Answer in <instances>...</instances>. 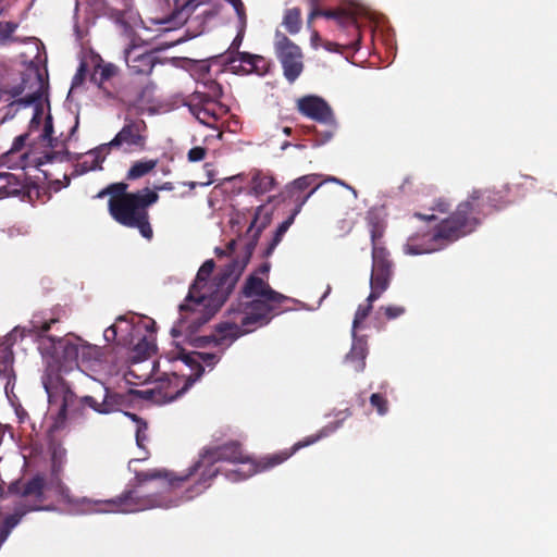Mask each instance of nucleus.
Masks as SVG:
<instances>
[{"label":"nucleus","instance_id":"nucleus-1","mask_svg":"<svg viewBox=\"0 0 557 557\" xmlns=\"http://www.w3.org/2000/svg\"><path fill=\"white\" fill-rule=\"evenodd\" d=\"M345 416L321 429L317 434L309 435L304 440L294 444L290 450H284L262 457L259 461H255L246 455L242 445L237 442H230L220 446L206 447L199 454V458L186 471L185 475L180 480H193V483L185 488V500H191L196 496L202 494L212 484L213 479L219 474L220 468L215 465L220 461H226L237 467L226 473V478L233 482L246 480L257 472L272 469L285 460L299 449L317 443L319 440L330 435L341 426L344 419L351 414L346 409Z\"/></svg>","mask_w":557,"mask_h":557},{"label":"nucleus","instance_id":"nucleus-2","mask_svg":"<svg viewBox=\"0 0 557 557\" xmlns=\"http://www.w3.org/2000/svg\"><path fill=\"white\" fill-rule=\"evenodd\" d=\"M508 194V185L503 186L502 189H473L466 200L458 203L455 211L435 226L433 232L410 236L405 245V252L430 253L472 234L481 226L487 214L510 203Z\"/></svg>","mask_w":557,"mask_h":557},{"label":"nucleus","instance_id":"nucleus-3","mask_svg":"<svg viewBox=\"0 0 557 557\" xmlns=\"http://www.w3.org/2000/svg\"><path fill=\"white\" fill-rule=\"evenodd\" d=\"M271 215L272 213L264 205L256 208L253 219L247 230V234L250 236V239L245 246L244 253L240 257L233 259L214 278L215 289L209 297L201 293V290L206 287L208 278L214 270L215 263L212 259L202 263L197 272L194 283L189 287L184 302L178 307L181 326L187 322L190 315H196L191 320V324L205 323L207 319H203L200 307L213 305L216 310L226 301L239 276L249 263L262 231L270 224Z\"/></svg>","mask_w":557,"mask_h":557},{"label":"nucleus","instance_id":"nucleus-4","mask_svg":"<svg viewBox=\"0 0 557 557\" xmlns=\"http://www.w3.org/2000/svg\"><path fill=\"white\" fill-rule=\"evenodd\" d=\"M53 343V354L47 361L41 376L42 386L48 396L49 409L55 412V421L63 423L69 414V408H74L77 396L72 391L63 375L78 368L79 356H85L89 347L81 338L48 336Z\"/></svg>","mask_w":557,"mask_h":557},{"label":"nucleus","instance_id":"nucleus-5","mask_svg":"<svg viewBox=\"0 0 557 557\" xmlns=\"http://www.w3.org/2000/svg\"><path fill=\"white\" fill-rule=\"evenodd\" d=\"M239 295L240 300L236 306H231L228 313H242L240 323L220 324L218 332L222 334V338L235 339L268 324L277 314L281 305L288 300L287 296L274 290L265 280L256 273H251L246 278Z\"/></svg>","mask_w":557,"mask_h":557},{"label":"nucleus","instance_id":"nucleus-6","mask_svg":"<svg viewBox=\"0 0 557 557\" xmlns=\"http://www.w3.org/2000/svg\"><path fill=\"white\" fill-rule=\"evenodd\" d=\"M128 184L124 182L109 184L101 189L96 198L110 196L108 211L111 218L128 228H136L140 235L150 240L153 231L150 224L149 208L157 203L159 194L149 187L136 191H128Z\"/></svg>","mask_w":557,"mask_h":557},{"label":"nucleus","instance_id":"nucleus-7","mask_svg":"<svg viewBox=\"0 0 557 557\" xmlns=\"http://www.w3.org/2000/svg\"><path fill=\"white\" fill-rule=\"evenodd\" d=\"M54 491L61 500L77 508L83 513H134L164 506L158 496H141L137 490H125L110 499L75 497L71 490L58 479Z\"/></svg>","mask_w":557,"mask_h":557},{"label":"nucleus","instance_id":"nucleus-8","mask_svg":"<svg viewBox=\"0 0 557 557\" xmlns=\"http://www.w3.org/2000/svg\"><path fill=\"white\" fill-rule=\"evenodd\" d=\"M54 491L61 500L77 508L83 513H134L164 506L158 496H141L137 490H125L110 499L75 497L71 490L58 479Z\"/></svg>","mask_w":557,"mask_h":557},{"label":"nucleus","instance_id":"nucleus-9","mask_svg":"<svg viewBox=\"0 0 557 557\" xmlns=\"http://www.w3.org/2000/svg\"><path fill=\"white\" fill-rule=\"evenodd\" d=\"M46 480L42 475L36 474L32 479L16 480L8 486V493L15 496L13 511L7 515L0 524V548L10 536L12 530L20 524L23 518L33 511L46 510L44 505Z\"/></svg>","mask_w":557,"mask_h":557},{"label":"nucleus","instance_id":"nucleus-10","mask_svg":"<svg viewBox=\"0 0 557 557\" xmlns=\"http://www.w3.org/2000/svg\"><path fill=\"white\" fill-rule=\"evenodd\" d=\"M59 321V315H55L53 312L49 317L36 313L29 321V327L15 326L3 341L0 342V373L9 375L12 372L14 359L12 346L18 338L23 339L25 336L32 334L44 337L51 326Z\"/></svg>","mask_w":557,"mask_h":557},{"label":"nucleus","instance_id":"nucleus-11","mask_svg":"<svg viewBox=\"0 0 557 557\" xmlns=\"http://www.w3.org/2000/svg\"><path fill=\"white\" fill-rule=\"evenodd\" d=\"M29 134L25 133L14 138L11 148L1 156L2 163L8 168L13 169H26L28 166H35L40 169L41 165L52 162L53 160L66 159L67 152L54 151L47 152L42 157H34L30 154L27 148V140Z\"/></svg>","mask_w":557,"mask_h":557},{"label":"nucleus","instance_id":"nucleus-12","mask_svg":"<svg viewBox=\"0 0 557 557\" xmlns=\"http://www.w3.org/2000/svg\"><path fill=\"white\" fill-rule=\"evenodd\" d=\"M184 475H185V472L180 475H174L173 472H170L164 469H149L146 471H138L135 474L136 484H135V486L131 487L129 490H137L141 496L153 495V496L160 497L162 500L165 502V505L159 506L158 508L176 507L181 503L186 502L185 500V492L183 493V495H181V497L173 498L171 496L165 495V492L143 494L141 491L139 490V487L149 481L164 480V482L166 484V492H174L177 488L184 487L185 484H187V483H188V486L193 483V480H180Z\"/></svg>","mask_w":557,"mask_h":557},{"label":"nucleus","instance_id":"nucleus-13","mask_svg":"<svg viewBox=\"0 0 557 557\" xmlns=\"http://www.w3.org/2000/svg\"><path fill=\"white\" fill-rule=\"evenodd\" d=\"M147 146V124L143 119H125V124L113 139L100 147L109 152L123 149L126 152L143 151Z\"/></svg>","mask_w":557,"mask_h":557},{"label":"nucleus","instance_id":"nucleus-14","mask_svg":"<svg viewBox=\"0 0 557 557\" xmlns=\"http://www.w3.org/2000/svg\"><path fill=\"white\" fill-rule=\"evenodd\" d=\"M274 51L282 64L284 77L290 84L294 83L304 71L301 49L284 33L276 30L274 35Z\"/></svg>","mask_w":557,"mask_h":557},{"label":"nucleus","instance_id":"nucleus-15","mask_svg":"<svg viewBox=\"0 0 557 557\" xmlns=\"http://www.w3.org/2000/svg\"><path fill=\"white\" fill-rule=\"evenodd\" d=\"M394 274V262L387 249H374L372 251V271L370 277L371 292L369 300H377L389 287Z\"/></svg>","mask_w":557,"mask_h":557},{"label":"nucleus","instance_id":"nucleus-16","mask_svg":"<svg viewBox=\"0 0 557 557\" xmlns=\"http://www.w3.org/2000/svg\"><path fill=\"white\" fill-rule=\"evenodd\" d=\"M138 392L129 389L126 394L111 392L108 387H103V397L98 401L92 396L77 397L74 408H69V411H77L82 407H89L100 414H109L116 412L127 407L131 401V396Z\"/></svg>","mask_w":557,"mask_h":557},{"label":"nucleus","instance_id":"nucleus-17","mask_svg":"<svg viewBox=\"0 0 557 557\" xmlns=\"http://www.w3.org/2000/svg\"><path fill=\"white\" fill-rule=\"evenodd\" d=\"M182 360L191 370V373L184 381L183 386L175 393L169 395L170 399H177L184 395L205 373V367L213 369L219 362L220 356L212 352L193 351L184 354Z\"/></svg>","mask_w":557,"mask_h":557},{"label":"nucleus","instance_id":"nucleus-18","mask_svg":"<svg viewBox=\"0 0 557 557\" xmlns=\"http://www.w3.org/2000/svg\"><path fill=\"white\" fill-rule=\"evenodd\" d=\"M184 106L201 124L209 127H213L221 116L222 103L209 100L201 92L194 91L186 96Z\"/></svg>","mask_w":557,"mask_h":557},{"label":"nucleus","instance_id":"nucleus-19","mask_svg":"<svg viewBox=\"0 0 557 557\" xmlns=\"http://www.w3.org/2000/svg\"><path fill=\"white\" fill-rule=\"evenodd\" d=\"M124 60L135 75H149L160 63L157 51L146 50L144 46L132 45L124 50Z\"/></svg>","mask_w":557,"mask_h":557},{"label":"nucleus","instance_id":"nucleus-20","mask_svg":"<svg viewBox=\"0 0 557 557\" xmlns=\"http://www.w3.org/2000/svg\"><path fill=\"white\" fill-rule=\"evenodd\" d=\"M297 110L300 114L315 122L334 125L335 119L330 104L321 97L309 95L297 100Z\"/></svg>","mask_w":557,"mask_h":557},{"label":"nucleus","instance_id":"nucleus-21","mask_svg":"<svg viewBox=\"0 0 557 557\" xmlns=\"http://www.w3.org/2000/svg\"><path fill=\"white\" fill-rule=\"evenodd\" d=\"M319 178V174H307L294 180L286 186V198L293 201L295 205L294 208H298L299 206V210L301 211L304 205L322 185V182H318Z\"/></svg>","mask_w":557,"mask_h":557},{"label":"nucleus","instance_id":"nucleus-22","mask_svg":"<svg viewBox=\"0 0 557 557\" xmlns=\"http://www.w3.org/2000/svg\"><path fill=\"white\" fill-rule=\"evenodd\" d=\"M33 191L38 194L36 186H29L14 174L0 173V199L14 196H28L30 198Z\"/></svg>","mask_w":557,"mask_h":557},{"label":"nucleus","instance_id":"nucleus-23","mask_svg":"<svg viewBox=\"0 0 557 557\" xmlns=\"http://www.w3.org/2000/svg\"><path fill=\"white\" fill-rule=\"evenodd\" d=\"M352 345L346 356V361L351 366L354 371L361 372L366 367V358L368 355L367 341L362 337L352 335Z\"/></svg>","mask_w":557,"mask_h":557},{"label":"nucleus","instance_id":"nucleus-24","mask_svg":"<svg viewBox=\"0 0 557 557\" xmlns=\"http://www.w3.org/2000/svg\"><path fill=\"white\" fill-rule=\"evenodd\" d=\"M323 17L333 18L338 23L339 26L347 29H352L355 33H357L358 39L351 46L356 50L359 49L360 33L357 25V20L351 13H348L345 10H323Z\"/></svg>","mask_w":557,"mask_h":557},{"label":"nucleus","instance_id":"nucleus-25","mask_svg":"<svg viewBox=\"0 0 557 557\" xmlns=\"http://www.w3.org/2000/svg\"><path fill=\"white\" fill-rule=\"evenodd\" d=\"M300 213L299 207L294 208L289 216L283 221L274 232L272 239L269 242L267 248L263 250L262 257L269 258L275 250L276 246L282 242L283 236L294 223L295 218Z\"/></svg>","mask_w":557,"mask_h":557},{"label":"nucleus","instance_id":"nucleus-26","mask_svg":"<svg viewBox=\"0 0 557 557\" xmlns=\"http://www.w3.org/2000/svg\"><path fill=\"white\" fill-rule=\"evenodd\" d=\"M245 55H253L249 52H237L236 55H222V62L227 69L236 75L252 74L248 72L247 67H250V60H247Z\"/></svg>","mask_w":557,"mask_h":557},{"label":"nucleus","instance_id":"nucleus-27","mask_svg":"<svg viewBox=\"0 0 557 557\" xmlns=\"http://www.w3.org/2000/svg\"><path fill=\"white\" fill-rule=\"evenodd\" d=\"M198 87L195 92H201L206 98L212 100L216 103H221V98L223 97V88L220 83L215 79H198Z\"/></svg>","mask_w":557,"mask_h":557},{"label":"nucleus","instance_id":"nucleus-28","mask_svg":"<svg viewBox=\"0 0 557 557\" xmlns=\"http://www.w3.org/2000/svg\"><path fill=\"white\" fill-rule=\"evenodd\" d=\"M275 180L272 175L257 171L250 180V188L255 195H264L274 188Z\"/></svg>","mask_w":557,"mask_h":557},{"label":"nucleus","instance_id":"nucleus-29","mask_svg":"<svg viewBox=\"0 0 557 557\" xmlns=\"http://www.w3.org/2000/svg\"><path fill=\"white\" fill-rule=\"evenodd\" d=\"M370 238L372 244V251L374 249H386L381 245V239L385 233L386 225L383 220L377 216H370L368 219Z\"/></svg>","mask_w":557,"mask_h":557},{"label":"nucleus","instance_id":"nucleus-30","mask_svg":"<svg viewBox=\"0 0 557 557\" xmlns=\"http://www.w3.org/2000/svg\"><path fill=\"white\" fill-rule=\"evenodd\" d=\"M158 164V160H140L133 163L126 173V180L135 181L150 173Z\"/></svg>","mask_w":557,"mask_h":557},{"label":"nucleus","instance_id":"nucleus-31","mask_svg":"<svg viewBox=\"0 0 557 557\" xmlns=\"http://www.w3.org/2000/svg\"><path fill=\"white\" fill-rule=\"evenodd\" d=\"M301 24V11L299 8L287 9L284 12L283 25L289 34L295 35L299 33Z\"/></svg>","mask_w":557,"mask_h":557},{"label":"nucleus","instance_id":"nucleus-32","mask_svg":"<svg viewBox=\"0 0 557 557\" xmlns=\"http://www.w3.org/2000/svg\"><path fill=\"white\" fill-rule=\"evenodd\" d=\"M186 379L187 377H185V376H180V375L173 373L170 377H168L166 383H161L160 394L162 396V400L164 403L174 401L175 399H170L169 395L172 393H175L177 389H180L183 386L184 381Z\"/></svg>","mask_w":557,"mask_h":557},{"label":"nucleus","instance_id":"nucleus-33","mask_svg":"<svg viewBox=\"0 0 557 557\" xmlns=\"http://www.w3.org/2000/svg\"><path fill=\"white\" fill-rule=\"evenodd\" d=\"M117 73V66L112 63L99 64L94 74L91 75V81L97 84L100 88H102L103 84L108 82L110 78L115 76Z\"/></svg>","mask_w":557,"mask_h":557},{"label":"nucleus","instance_id":"nucleus-34","mask_svg":"<svg viewBox=\"0 0 557 557\" xmlns=\"http://www.w3.org/2000/svg\"><path fill=\"white\" fill-rule=\"evenodd\" d=\"M135 358L138 360H145L149 358L156 351V343L152 336H144L134 346L133 349Z\"/></svg>","mask_w":557,"mask_h":557},{"label":"nucleus","instance_id":"nucleus-35","mask_svg":"<svg viewBox=\"0 0 557 557\" xmlns=\"http://www.w3.org/2000/svg\"><path fill=\"white\" fill-rule=\"evenodd\" d=\"M247 60H250V67H247L248 72H252L253 74L263 76L269 73L271 67V62L262 55L253 54V55H245Z\"/></svg>","mask_w":557,"mask_h":557},{"label":"nucleus","instance_id":"nucleus-36","mask_svg":"<svg viewBox=\"0 0 557 557\" xmlns=\"http://www.w3.org/2000/svg\"><path fill=\"white\" fill-rule=\"evenodd\" d=\"M53 121L52 116L48 114L45 117L44 122V129L40 135V138L42 141L47 143V145L51 148H58L59 147V138L53 136Z\"/></svg>","mask_w":557,"mask_h":557},{"label":"nucleus","instance_id":"nucleus-37","mask_svg":"<svg viewBox=\"0 0 557 557\" xmlns=\"http://www.w3.org/2000/svg\"><path fill=\"white\" fill-rule=\"evenodd\" d=\"M132 420L136 422V443L138 447L145 448V442L148 440L147 431H148V424L147 422L138 417L135 413H126Z\"/></svg>","mask_w":557,"mask_h":557},{"label":"nucleus","instance_id":"nucleus-38","mask_svg":"<svg viewBox=\"0 0 557 557\" xmlns=\"http://www.w3.org/2000/svg\"><path fill=\"white\" fill-rule=\"evenodd\" d=\"M374 301H370L369 300V297L367 298V304L364 305H359L357 310H356V313H355V318H354V321H352V335L356 334V331L359 329V326L361 325V323L369 317V314L371 313L372 311V304Z\"/></svg>","mask_w":557,"mask_h":557},{"label":"nucleus","instance_id":"nucleus-39","mask_svg":"<svg viewBox=\"0 0 557 557\" xmlns=\"http://www.w3.org/2000/svg\"><path fill=\"white\" fill-rule=\"evenodd\" d=\"M205 3V0H174L175 11L182 15H190L195 10Z\"/></svg>","mask_w":557,"mask_h":557},{"label":"nucleus","instance_id":"nucleus-40","mask_svg":"<svg viewBox=\"0 0 557 557\" xmlns=\"http://www.w3.org/2000/svg\"><path fill=\"white\" fill-rule=\"evenodd\" d=\"M370 404L376 409L380 416H384L388 411V401L386 397L380 393H374L370 396Z\"/></svg>","mask_w":557,"mask_h":557},{"label":"nucleus","instance_id":"nucleus-41","mask_svg":"<svg viewBox=\"0 0 557 557\" xmlns=\"http://www.w3.org/2000/svg\"><path fill=\"white\" fill-rule=\"evenodd\" d=\"M17 27L15 22H0V45H5L11 40Z\"/></svg>","mask_w":557,"mask_h":557},{"label":"nucleus","instance_id":"nucleus-42","mask_svg":"<svg viewBox=\"0 0 557 557\" xmlns=\"http://www.w3.org/2000/svg\"><path fill=\"white\" fill-rule=\"evenodd\" d=\"M380 311L384 313L387 320L396 319L406 312V308L398 305L382 306Z\"/></svg>","mask_w":557,"mask_h":557},{"label":"nucleus","instance_id":"nucleus-43","mask_svg":"<svg viewBox=\"0 0 557 557\" xmlns=\"http://www.w3.org/2000/svg\"><path fill=\"white\" fill-rule=\"evenodd\" d=\"M207 156V149L201 146L193 147L188 153L187 159L189 162H199L202 161Z\"/></svg>","mask_w":557,"mask_h":557},{"label":"nucleus","instance_id":"nucleus-44","mask_svg":"<svg viewBox=\"0 0 557 557\" xmlns=\"http://www.w3.org/2000/svg\"><path fill=\"white\" fill-rule=\"evenodd\" d=\"M416 182V177L412 175H409L404 178L401 185L399 186V189L403 194H410L413 191V185Z\"/></svg>","mask_w":557,"mask_h":557},{"label":"nucleus","instance_id":"nucleus-45","mask_svg":"<svg viewBox=\"0 0 557 557\" xmlns=\"http://www.w3.org/2000/svg\"><path fill=\"white\" fill-rule=\"evenodd\" d=\"M243 41V35L239 33L232 41L228 51L225 55H236Z\"/></svg>","mask_w":557,"mask_h":557},{"label":"nucleus","instance_id":"nucleus-46","mask_svg":"<svg viewBox=\"0 0 557 557\" xmlns=\"http://www.w3.org/2000/svg\"><path fill=\"white\" fill-rule=\"evenodd\" d=\"M451 205L448 200L444 198H440L434 202L433 210H437L438 212L446 213L449 211Z\"/></svg>","mask_w":557,"mask_h":557},{"label":"nucleus","instance_id":"nucleus-47","mask_svg":"<svg viewBox=\"0 0 557 557\" xmlns=\"http://www.w3.org/2000/svg\"><path fill=\"white\" fill-rule=\"evenodd\" d=\"M103 337H104V339L108 343L115 342V339L117 337V327H116V325L113 324V325L107 327L104 330Z\"/></svg>","mask_w":557,"mask_h":557},{"label":"nucleus","instance_id":"nucleus-48","mask_svg":"<svg viewBox=\"0 0 557 557\" xmlns=\"http://www.w3.org/2000/svg\"><path fill=\"white\" fill-rule=\"evenodd\" d=\"M86 72H87L86 64L81 63L77 69V72L73 78V85L81 84L83 82V79L85 78Z\"/></svg>","mask_w":557,"mask_h":557},{"label":"nucleus","instance_id":"nucleus-49","mask_svg":"<svg viewBox=\"0 0 557 557\" xmlns=\"http://www.w3.org/2000/svg\"><path fill=\"white\" fill-rule=\"evenodd\" d=\"M227 1L233 5L238 17L240 20H244L246 17V15H245V7H244V3L242 2V0H227Z\"/></svg>","mask_w":557,"mask_h":557},{"label":"nucleus","instance_id":"nucleus-50","mask_svg":"<svg viewBox=\"0 0 557 557\" xmlns=\"http://www.w3.org/2000/svg\"><path fill=\"white\" fill-rule=\"evenodd\" d=\"M52 471L55 474H59L62 471V456L53 453L52 456Z\"/></svg>","mask_w":557,"mask_h":557},{"label":"nucleus","instance_id":"nucleus-51","mask_svg":"<svg viewBox=\"0 0 557 557\" xmlns=\"http://www.w3.org/2000/svg\"><path fill=\"white\" fill-rule=\"evenodd\" d=\"M42 119V112L40 110H36L34 113L33 119L30 120V129H33L35 126H38L40 124V121Z\"/></svg>","mask_w":557,"mask_h":557},{"label":"nucleus","instance_id":"nucleus-52","mask_svg":"<svg viewBox=\"0 0 557 557\" xmlns=\"http://www.w3.org/2000/svg\"><path fill=\"white\" fill-rule=\"evenodd\" d=\"M210 73V65L209 64H201L199 66V79H208V75Z\"/></svg>","mask_w":557,"mask_h":557},{"label":"nucleus","instance_id":"nucleus-53","mask_svg":"<svg viewBox=\"0 0 557 557\" xmlns=\"http://www.w3.org/2000/svg\"><path fill=\"white\" fill-rule=\"evenodd\" d=\"M153 89H154V86L152 84H147L143 88L141 92L139 94L138 100H140V101L145 100L146 95H150L153 91Z\"/></svg>","mask_w":557,"mask_h":557},{"label":"nucleus","instance_id":"nucleus-54","mask_svg":"<svg viewBox=\"0 0 557 557\" xmlns=\"http://www.w3.org/2000/svg\"><path fill=\"white\" fill-rule=\"evenodd\" d=\"M319 16H323V10L319 9L318 7H313L308 16V24H310L312 20Z\"/></svg>","mask_w":557,"mask_h":557},{"label":"nucleus","instance_id":"nucleus-55","mask_svg":"<svg viewBox=\"0 0 557 557\" xmlns=\"http://www.w3.org/2000/svg\"><path fill=\"white\" fill-rule=\"evenodd\" d=\"M270 269H271V264L269 262H264L253 273H256L257 275H259V274L268 275V273L270 272Z\"/></svg>","mask_w":557,"mask_h":557},{"label":"nucleus","instance_id":"nucleus-56","mask_svg":"<svg viewBox=\"0 0 557 557\" xmlns=\"http://www.w3.org/2000/svg\"><path fill=\"white\" fill-rule=\"evenodd\" d=\"M174 184L171 183V182H165L163 183L162 185L160 186H154V191L158 193V190H166V191H172L174 190Z\"/></svg>","mask_w":557,"mask_h":557},{"label":"nucleus","instance_id":"nucleus-57","mask_svg":"<svg viewBox=\"0 0 557 557\" xmlns=\"http://www.w3.org/2000/svg\"><path fill=\"white\" fill-rule=\"evenodd\" d=\"M324 182H334V183H337L339 185H343L349 189H351L354 193H355V189L350 186H348L347 184H345L343 181H341L339 178L337 177H334V176H329L327 178L324 180Z\"/></svg>","mask_w":557,"mask_h":557},{"label":"nucleus","instance_id":"nucleus-58","mask_svg":"<svg viewBox=\"0 0 557 557\" xmlns=\"http://www.w3.org/2000/svg\"><path fill=\"white\" fill-rule=\"evenodd\" d=\"M145 330H147L148 332H150L151 334L156 332V329H157V325H156V322L153 320H150L149 322H147L145 325H144Z\"/></svg>","mask_w":557,"mask_h":557},{"label":"nucleus","instance_id":"nucleus-59","mask_svg":"<svg viewBox=\"0 0 557 557\" xmlns=\"http://www.w3.org/2000/svg\"><path fill=\"white\" fill-rule=\"evenodd\" d=\"M235 247H236V242L235 240H231L227 245H226V252L227 255H231L235 251Z\"/></svg>","mask_w":557,"mask_h":557},{"label":"nucleus","instance_id":"nucleus-60","mask_svg":"<svg viewBox=\"0 0 557 557\" xmlns=\"http://www.w3.org/2000/svg\"><path fill=\"white\" fill-rule=\"evenodd\" d=\"M414 215L422 220H434L435 219V215H424L421 213H416Z\"/></svg>","mask_w":557,"mask_h":557},{"label":"nucleus","instance_id":"nucleus-61","mask_svg":"<svg viewBox=\"0 0 557 557\" xmlns=\"http://www.w3.org/2000/svg\"><path fill=\"white\" fill-rule=\"evenodd\" d=\"M22 91H23V87H21V86H18V87H14V88H13V91H12V96H13V97H16V96L21 95V94H22Z\"/></svg>","mask_w":557,"mask_h":557},{"label":"nucleus","instance_id":"nucleus-62","mask_svg":"<svg viewBox=\"0 0 557 557\" xmlns=\"http://www.w3.org/2000/svg\"><path fill=\"white\" fill-rule=\"evenodd\" d=\"M215 253L218 257L227 255V252L225 250H222L221 248H215Z\"/></svg>","mask_w":557,"mask_h":557},{"label":"nucleus","instance_id":"nucleus-63","mask_svg":"<svg viewBox=\"0 0 557 557\" xmlns=\"http://www.w3.org/2000/svg\"><path fill=\"white\" fill-rule=\"evenodd\" d=\"M37 99L36 96H29L26 100H24L23 102L26 103V104H29L32 102H34L35 100Z\"/></svg>","mask_w":557,"mask_h":557},{"label":"nucleus","instance_id":"nucleus-64","mask_svg":"<svg viewBox=\"0 0 557 557\" xmlns=\"http://www.w3.org/2000/svg\"><path fill=\"white\" fill-rule=\"evenodd\" d=\"M283 132H284V134H285V135H287V136L292 135V128H290V127H287V126H286V127H284Z\"/></svg>","mask_w":557,"mask_h":557}]
</instances>
